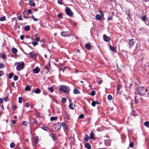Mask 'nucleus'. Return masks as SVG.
Listing matches in <instances>:
<instances>
[{
  "label": "nucleus",
  "mask_w": 149,
  "mask_h": 149,
  "mask_svg": "<svg viewBox=\"0 0 149 149\" xmlns=\"http://www.w3.org/2000/svg\"><path fill=\"white\" fill-rule=\"evenodd\" d=\"M15 65H17L16 69L18 71H20L23 69L24 67V63L23 61L16 62L15 63Z\"/></svg>",
  "instance_id": "1"
},
{
  "label": "nucleus",
  "mask_w": 149,
  "mask_h": 149,
  "mask_svg": "<svg viewBox=\"0 0 149 149\" xmlns=\"http://www.w3.org/2000/svg\"><path fill=\"white\" fill-rule=\"evenodd\" d=\"M147 91V89L143 87H139L138 89V94L141 95H144Z\"/></svg>",
  "instance_id": "2"
},
{
  "label": "nucleus",
  "mask_w": 149,
  "mask_h": 149,
  "mask_svg": "<svg viewBox=\"0 0 149 149\" xmlns=\"http://www.w3.org/2000/svg\"><path fill=\"white\" fill-rule=\"evenodd\" d=\"M61 124L60 123L58 122L55 123L53 126V128L55 131L59 130L61 128Z\"/></svg>",
  "instance_id": "3"
},
{
  "label": "nucleus",
  "mask_w": 149,
  "mask_h": 149,
  "mask_svg": "<svg viewBox=\"0 0 149 149\" xmlns=\"http://www.w3.org/2000/svg\"><path fill=\"white\" fill-rule=\"evenodd\" d=\"M59 91L63 93H68V88L65 86H62L59 89Z\"/></svg>",
  "instance_id": "4"
},
{
  "label": "nucleus",
  "mask_w": 149,
  "mask_h": 149,
  "mask_svg": "<svg viewBox=\"0 0 149 149\" xmlns=\"http://www.w3.org/2000/svg\"><path fill=\"white\" fill-rule=\"evenodd\" d=\"M99 12L100 14H97L95 17L96 19L97 20H100L104 16V14L102 11H99Z\"/></svg>",
  "instance_id": "5"
},
{
  "label": "nucleus",
  "mask_w": 149,
  "mask_h": 149,
  "mask_svg": "<svg viewBox=\"0 0 149 149\" xmlns=\"http://www.w3.org/2000/svg\"><path fill=\"white\" fill-rule=\"evenodd\" d=\"M65 10L67 15L70 16H73V13L69 8L66 7L65 8Z\"/></svg>",
  "instance_id": "6"
},
{
  "label": "nucleus",
  "mask_w": 149,
  "mask_h": 149,
  "mask_svg": "<svg viewBox=\"0 0 149 149\" xmlns=\"http://www.w3.org/2000/svg\"><path fill=\"white\" fill-rule=\"evenodd\" d=\"M32 70L33 73H38L39 72L40 70V69L39 67L37 66L35 68L33 69Z\"/></svg>",
  "instance_id": "7"
},
{
  "label": "nucleus",
  "mask_w": 149,
  "mask_h": 149,
  "mask_svg": "<svg viewBox=\"0 0 149 149\" xmlns=\"http://www.w3.org/2000/svg\"><path fill=\"white\" fill-rule=\"evenodd\" d=\"M31 58L36 57L37 54L36 53H35L34 52H31L29 54Z\"/></svg>",
  "instance_id": "8"
},
{
  "label": "nucleus",
  "mask_w": 149,
  "mask_h": 149,
  "mask_svg": "<svg viewBox=\"0 0 149 149\" xmlns=\"http://www.w3.org/2000/svg\"><path fill=\"white\" fill-rule=\"evenodd\" d=\"M103 39L104 40L107 42H109L110 40V39L109 37L105 35H103Z\"/></svg>",
  "instance_id": "9"
},
{
  "label": "nucleus",
  "mask_w": 149,
  "mask_h": 149,
  "mask_svg": "<svg viewBox=\"0 0 149 149\" xmlns=\"http://www.w3.org/2000/svg\"><path fill=\"white\" fill-rule=\"evenodd\" d=\"M23 16L24 18H29L31 17L30 16H29V14L27 13L23 12Z\"/></svg>",
  "instance_id": "10"
},
{
  "label": "nucleus",
  "mask_w": 149,
  "mask_h": 149,
  "mask_svg": "<svg viewBox=\"0 0 149 149\" xmlns=\"http://www.w3.org/2000/svg\"><path fill=\"white\" fill-rule=\"evenodd\" d=\"M85 46L86 48H87L88 50H90L91 49V45L90 43H88L87 44L85 45Z\"/></svg>",
  "instance_id": "11"
},
{
  "label": "nucleus",
  "mask_w": 149,
  "mask_h": 149,
  "mask_svg": "<svg viewBox=\"0 0 149 149\" xmlns=\"http://www.w3.org/2000/svg\"><path fill=\"white\" fill-rule=\"evenodd\" d=\"M134 42H135L134 41L133 39H130L129 40V45L130 46H132L134 45Z\"/></svg>",
  "instance_id": "12"
},
{
  "label": "nucleus",
  "mask_w": 149,
  "mask_h": 149,
  "mask_svg": "<svg viewBox=\"0 0 149 149\" xmlns=\"http://www.w3.org/2000/svg\"><path fill=\"white\" fill-rule=\"evenodd\" d=\"M90 138L91 139H93L95 138V135L94 133L93 132H91L90 135Z\"/></svg>",
  "instance_id": "13"
},
{
  "label": "nucleus",
  "mask_w": 149,
  "mask_h": 149,
  "mask_svg": "<svg viewBox=\"0 0 149 149\" xmlns=\"http://www.w3.org/2000/svg\"><path fill=\"white\" fill-rule=\"evenodd\" d=\"M61 125H62V127H64V129L66 130H67L68 129V127L66 125V123L64 122H63L62 123Z\"/></svg>",
  "instance_id": "14"
},
{
  "label": "nucleus",
  "mask_w": 149,
  "mask_h": 149,
  "mask_svg": "<svg viewBox=\"0 0 149 149\" xmlns=\"http://www.w3.org/2000/svg\"><path fill=\"white\" fill-rule=\"evenodd\" d=\"M30 27L29 26H26L24 27V29L25 31H28L29 30Z\"/></svg>",
  "instance_id": "15"
},
{
  "label": "nucleus",
  "mask_w": 149,
  "mask_h": 149,
  "mask_svg": "<svg viewBox=\"0 0 149 149\" xmlns=\"http://www.w3.org/2000/svg\"><path fill=\"white\" fill-rule=\"evenodd\" d=\"M85 147L88 149H90L91 148V146L90 144L88 143H86L85 145Z\"/></svg>",
  "instance_id": "16"
},
{
  "label": "nucleus",
  "mask_w": 149,
  "mask_h": 149,
  "mask_svg": "<svg viewBox=\"0 0 149 149\" xmlns=\"http://www.w3.org/2000/svg\"><path fill=\"white\" fill-rule=\"evenodd\" d=\"M68 33L67 32H62L61 33V35L63 36H66L68 35Z\"/></svg>",
  "instance_id": "17"
},
{
  "label": "nucleus",
  "mask_w": 149,
  "mask_h": 149,
  "mask_svg": "<svg viewBox=\"0 0 149 149\" xmlns=\"http://www.w3.org/2000/svg\"><path fill=\"white\" fill-rule=\"evenodd\" d=\"M73 91L74 93L75 94H79L80 93L79 91L76 89H74Z\"/></svg>",
  "instance_id": "18"
},
{
  "label": "nucleus",
  "mask_w": 149,
  "mask_h": 149,
  "mask_svg": "<svg viewBox=\"0 0 149 149\" xmlns=\"http://www.w3.org/2000/svg\"><path fill=\"white\" fill-rule=\"evenodd\" d=\"M40 92V90L38 88H36L35 90V92L36 94H38Z\"/></svg>",
  "instance_id": "19"
},
{
  "label": "nucleus",
  "mask_w": 149,
  "mask_h": 149,
  "mask_svg": "<svg viewBox=\"0 0 149 149\" xmlns=\"http://www.w3.org/2000/svg\"><path fill=\"white\" fill-rule=\"evenodd\" d=\"M89 139V136H88V135H86L85 137L84 138V140L86 142H87V141H88V139Z\"/></svg>",
  "instance_id": "20"
},
{
  "label": "nucleus",
  "mask_w": 149,
  "mask_h": 149,
  "mask_svg": "<svg viewBox=\"0 0 149 149\" xmlns=\"http://www.w3.org/2000/svg\"><path fill=\"white\" fill-rule=\"evenodd\" d=\"M109 48L110 49L113 51L114 52H116V49L114 47H113L111 46H110Z\"/></svg>",
  "instance_id": "21"
},
{
  "label": "nucleus",
  "mask_w": 149,
  "mask_h": 149,
  "mask_svg": "<svg viewBox=\"0 0 149 149\" xmlns=\"http://www.w3.org/2000/svg\"><path fill=\"white\" fill-rule=\"evenodd\" d=\"M144 125L147 127H149V122L148 121H146L144 123Z\"/></svg>",
  "instance_id": "22"
},
{
  "label": "nucleus",
  "mask_w": 149,
  "mask_h": 149,
  "mask_svg": "<svg viewBox=\"0 0 149 149\" xmlns=\"http://www.w3.org/2000/svg\"><path fill=\"white\" fill-rule=\"evenodd\" d=\"M25 90L26 91H30L31 90V88L29 86H26L25 88Z\"/></svg>",
  "instance_id": "23"
},
{
  "label": "nucleus",
  "mask_w": 149,
  "mask_h": 149,
  "mask_svg": "<svg viewBox=\"0 0 149 149\" xmlns=\"http://www.w3.org/2000/svg\"><path fill=\"white\" fill-rule=\"evenodd\" d=\"M12 51L13 53L15 54L17 52V50L15 48H13L12 49Z\"/></svg>",
  "instance_id": "24"
},
{
  "label": "nucleus",
  "mask_w": 149,
  "mask_h": 149,
  "mask_svg": "<svg viewBox=\"0 0 149 149\" xmlns=\"http://www.w3.org/2000/svg\"><path fill=\"white\" fill-rule=\"evenodd\" d=\"M29 4L31 6H35L34 3L32 1H30L29 2Z\"/></svg>",
  "instance_id": "25"
},
{
  "label": "nucleus",
  "mask_w": 149,
  "mask_h": 149,
  "mask_svg": "<svg viewBox=\"0 0 149 149\" xmlns=\"http://www.w3.org/2000/svg\"><path fill=\"white\" fill-rule=\"evenodd\" d=\"M74 107V105L71 103H70L69 105V107L71 109H73Z\"/></svg>",
  "instance_id": "26"
},
{
  "label": "nucleus",
  "mask_w": 149,
  "mask_h": 149,
  "mask_svg": "<svg viewBox=\"0 0 149 149\" xmlns=\"http://www.w3.org/2000/svg\"><path fill=\"white\" fill-rule=\"evenodd\" d=\"M96 101H93L91 103V105L93 107H95L96 104Z\"/></svg>",
  "instance_id": "27"
},
{
  "label": "nucleus",
  "mask_w": 149,
  "mask_h": 149,
  "mask_svg": "<svg viewBox=\"0 0 149 149\" xmlns=\"http://www.w3.org/2000/svg\"><path fill=\"white\" fill-rule=\"evenodd\" d=\"M57 118L56 117H52L50 118V120L51 121H54L56 120Z\"/></svg>",
  "instance_id": "28"
},
{
  "label": "nucleus",
  "mask_w": 149,
  "mask_h": 149,
  "mask_svg": "<svg viewBox=\"0 0 149 149\" xmlns=\"http://www.w3.org/2000/svg\"><path fill=\"white\" fill-rule=\"evenodd\" d=\"M44 68L47 70V73L49 71L50 68L48 66H45Z\"/></svg>",
  "instance_id": "29"
},
{
  "label": "nucleus",
  "mask_w": 149,
  "mask_h": 149,
  "mask_svg": "<svg viewBox=\"0 0 149 149\" xmlns=\"http://www.w3.org/2000/svg\"><path fill=\"white\" fill-rule=\"evenodd\" d=\"M48 90L51 93L53 92L54 91V89H53V88L52 87L49 88H48Z\"/></svg>",
  "instance_id": "30"
},
{
  "label": "nucleus",
  "mask_w": 149,
  "mask_h": 149,
  "mask_svg": "<svg viewBox=\"0 0 149 149\" xmlns=\"http://www.w3.org/2000/svg\"><path fill=\"white\" fill-rule=\"evenodd\" d=\"M32 44L34 46H35L36 45H38V42L35 41H34L32 42Z\"/></svg>",
  "instance_id": "31"
},
{
  "label": "nucleus",
  "mask_w": 149,
  "mask_h": 149,
  "mask_svg": "<svg viewBox=\"0 0 149 149\" xmlns=\"http://www.w3.org/2000/svg\"><path fill=\"white\" fill-rule=\"evenodd\" d=\"M42 128L45 131H47L49 129V128L48 127H42Z\"/></svg>",
  "instance_id": "32"
},
{
  "label": "nucleus",
  "mask_w": 149,
  "mask_h": 149,
  "mask_svg": "<svg viewBox=\"0 0 149 149\" xmlns=\"http://www.w3.org/2000/svg\"><path fill=\"white\" fill-rule=\"evenodd\" d=\"M18 100H19V102L20 103H22V97H19L18 98Z\"/></svg>",
  "instance_id": "33"
},
{
  "label": "nucleus",
  "mask_w": 149,
  "mask_h": 149,
  "mask_svg": "<svg viewBox=\"0 0 149 149\" xmlns=\"http://www.w3.org/2000/svg\"><path fill=\"white\" fill-rule=\"evenodd\" d=\"M6 19V17L5 16H3L2 17H1L0 18V21H3L4 20H5Z\"/></svg>",
  "instance_id": "34"
},
{
  "label": "nucleus",
  "mask_w": 149,
  "mask_h": 149,
  "mask_svg": "<svg viewBox=\"0 0 149 149\" xmlns=\"http://www.w3.org/2000/svg\"><path fill=\"white\" fill-rule=\"evenodd\" d=\"M1 57L3 59L5 60L6 58V56L5 54H3L1 56Z\"/></svg>",
  "instance_id": "35"
},
{
  "label": "nucleus",
  "mask_w": 149,
  "mask_h": 149,
  "mask_svg": "<svg viewBox=\"0 0 149 149\" xmlns=\"http://www.w3.org/2000/svg\"><path fill=\"white\" fill-rule=\"evenodd\" d=\"M13 73H10L8 75V78L9 79H11L13 77Z\"/></svg>",
  "instance_id": "36"
},
{
  "label": "nucleus",
  "mask_w": 149,
  "mask_h": 149,
  "mask_svg": "<svg viewBox=\"0 0 149 149\" xmlns=\"http://www.w3.org/2000/svg\"><path fill=\"white\" fill-rule=\"evenodd\" d=\"M112 96L110 95H109L108 96V99L109 100H112Z\"/></svg>",
  "instance_id": "37"
},
{
  "label": "nucleus",
  "mask_w": 149,
  "mask_h": 149,
  "mask_svg": "<svg viewBox=\"0 0 149 149\" xmlns=\"http://www.w3.org/2000/svg\"><path fill=\"white\" fill-rule=\"evenodd\" d=\"M144 21L146 20V17L145 15L143 16L141 18Z\"/></svg>",
  "instance_id": "38"
},
{
  "label": "nucleus",
  "mask_w": 149,
  "mask_h": 149,
  "mask_svg": "<svg viewBox=\"0 0 149 149\" xmlns=\"http://www.w3.org/2000/svg\"><path fill=\"white\" fill-rule=\"evenodd\" d=\"M95 95V91H91V95L92 96H94Z\"/></svg>",
  "instance_id": "39"
},
{
  "label": "nucleus",
  "mask_w": 149,
  "mask_h": 149,
  "mask_svg": "<svg viewBox=\"0 0 149 149\" xmlns=\"http://www.w3.org/2000/svg\"><path fill=\"white\" fill-rule=\"evenodd\" d=\"M58 17L59 19H61L62 18V15L61 14H60L58 15Z\"/></svg>",
  "instance_id": "40"
},
{
  "label": "nucleus",
  "mask_w": 149,
  "mask_h": 149,
  "mask_svg": "<svg viewBox=\"0 0 149 149\" xmlns=\"http://www.w3.org/2000/svg\"><path fill=\"white\" fill-rule=\"evenodd\" d=\"M15 146V144L14 143H11L10 145V146L11 148H13Z\"/></svg>",
  "instance_id": "41"
},
{
  "label": "nucleus",
  "mask_w": 149,
  "mask_h": 149,
  "mask_svg": "<svg viewBox=\"0 0 149 149\" xmlns=\"http://www.w3.org/2000/svg\"><path fill=\"white\" fill-rule=\"evenodd\" d=\"M31 17L33 19V20L35 21H37L38 20V19L37 18H35L33 16V15H31Z\"/></svg>",
  "instance_id": "42"
},
{
  "label": "nucleus",
  "mask_w": 149,
  "mask_h": 149,
  "mask_svg": "<svg viewBox=\"0 0 149 149\" xmlns=\"http://www.w3.org/2000/svg\"><path fill=\"white\" fill-rule=\"evenodd\" d=\"M107 20L108 21L112 20V17L111 16H109L107 18Z\"/></svg>",
  "instance_id": "43"
},
{
  "label": "nucleus",
  "mask_w": 149,
  "mask_h": 149,
  "mask_svg": "<svg viewBox=\"0 0 149 149\" xmlns=\"http://www.w3.org/2000/svg\"><path fill=\"white\" fill-rule=\"evenodd\" d=\"M18 79V77L17 76H15L13 77V79L14 81H16Z\"/></svg>",
  "instance_id": "44"
},
{
  "label": "nucleus",
  "mask_w": 149,
  "mask_h": 149,
  "mask_svg": "<svg viewBox=\"0 0 149 149\" xmlns=\"http://www.w3.org/2000/svg\"><path fill=\"white\" fill-rule=\"evenodd\" d=\"M79 118L80 119L83 118L84 117V116L83 114H81L79 116Z\"/></svg>",
  "instance_id": "45"
},
{
  "label": "nucleus",
  "mask_w": 149,
  "mask_h": 149,
  "mask_svg": "<svg viewBox=\"0 0 149 149\" xmlns=\"http://www.w3.org/2000/svg\"><path fill=\"white\" fill-rule=\"evenodd\" d=\"M61 101L63 103H65L66 102V99L65 98L63 97Z\"/></svg>",
  "instance_id": "46"
},
{
  "label": "nucleus",
  "mask_w": 149,
  "mask_h": 149,
  "mask_svg": "<svg viewBox=\"0 0 149 149\" xmlns=\"http://www.w3.org/2000/svg\"><path fill=\"white\" fill-rule=\"evenodd\" d=\"M40 39V38L39 37H37L35 39V40L36 41V42H38L39 41Z\"/></svg>",
  "instance_id": "47"
},
{
  "label": "nucleus",
  "mask_w": 149,
  "mask_h": 149,
  "mask_svg": "<svg viewBox=\"0 0 149 149\" xmlns=\"http://www.w3.org/2000/svg\"><path fill=\"white\" fill-rule=\"evenodd\" d=\"M66 118L68 120H70V116L68 114H66Z\"/></svg>",
  "instance_id": "48"
},
{
  "label": "nucleus",
  "mask_w": 149,
  "mask_h": 149,
  "mask_svg": "<svg viewBox=\"0 0 149 149\" xmlns=\"http://www.w3.org/2000/svg\"><path fill=\"white\" fill-rule=\"evenodd\" d=\"M134 146L133 143L131 142L130 143L129 146L131 148H133Z\"/></svg>",
  "instance_id": "49"
},
{
  "label": "nucleus",
  "mask_w": 149,
  "mask_h": 149,
  "mask_svg": "<svg viewBox=\"0 0 149 149\" xmlns=\"http://www.w3.org/2000/svg\"><path fill=\"white\" fill-rule=\"evenodd\" d=\"M17 19L19 20H22V18L21 15H19L17 17Z\"/></svg>",
  "instance_id": "50"
},
{
  "label": "nucleus",
  "mask_w": 149,
  "mask_h": 149,
  "mask_svg": "<svg viewBox=\"0 0 149 149\" xmlns=\"http://www.w3.org/2000/svg\"><path fill=\"white\" fill-rule=\"evenodd\" d=\"M35 141H36V143L38 142V137H37V136L35 137Z\"/></svg>",
  "instance_id": "51"
},
{
  "label": "nucleus",
  "mask_w": 149,
  "mask_h": 149,
  "mask_svg": "<svg viewBox=\"0 0 149 149\" xmlns=\"http://www.w3.org/2000/svg\"><path fill=\"white\" fill-rule=\"evenodd\" d=\"M24 106H25L26 107H29V103H26Z\"/></svg>",
  "instance_id": "52"
},
{
  "label": "nucleus",
  "mask_w": 149,
  "mask_h": 149,
  "mask_svg": "<svg viewBox=\"0 0 149 149\" xmlns=\"http://www.w3.org/2000/svg\"><path fill=\"white\" fill-rule=\"evenodd\" d=\"M22 124L24 126H26L27 125V122L26 121H23L22 122Z\"/></svg>",
  "instance_id": "53"
},
{
  "label": "nucleus",
  "mask_w": 149,
  "mask_h": 149,
  "mask_svg": "<svg viewBox=\"0 0 149 149\" xmlns=\"http://www.w3.org/2000/svg\"><path fill=\"white\" fill-rule=\"evenodd\" d=\"M138 100L136 99L135 97H134V102L136 104H137L138 103Z\"/></svg>",
  "instance_id": "54"
},
{
  "label": "nucleus",
  "mask_w": 149,
  "mask_h": 149,
  "mask_svg": "<svg viewBox=\"0 0 149 149\" xmlns=\"http://www.w3.org/2000/svg\"><path fill=\"white\" fill-rule=\"evenodd\" d=\"M4 65L2 63H0V68H2L4 67Z\"/></svg>",
  "instance_id": "55"
},
{
  "label": "nucleus",
  "mask_w": 149,
  "mask_h": 149,
  "mask_svg": "<svg viewBox=\"0 0 149 149\" xmlns=\"http://www.w3.org/2000/svg\"><path fill=\"white\" fill-rule=\"evenodd\" d=\"M58 3L62 4V0H58Z\"/></svg>",
  "instance_id": "56"
},
{
  "label": "nucleus",
  "mask_w": 149,
  "mask_h": 149,
  "mask_svg": "<svg viewBox=\"0 0 149 149\" xmlns=\"http://www.w3.org/2000/svg\"><path fill=\"white\" fill-rule=\"evenodd\" d=\"M3 74L4 73L2 71H0V77L3 75Z\"/></svg>",
  "instance_id": "57"
},
{
  "label": "nucleus",
  "mask_w": 149,
  "mask_h": 149,
  "mask_svg": "<svg viewBox=\"0 0 149 149\" xmlns=\"http://www.w3.org/2000/svg\"><path fill=\"white\" fill-rule=\"evenodd\" d=\"M28 14H31V9H29L28 10Z\"/></svg>",
  "instance_id": "58"
},
{
  "label": "nucleus",
  "mask_w": 149,
  "mask_h": 149,
  "mask_svg": "<svg viewBox=\"0 0 149 149\" xmlns=\"http://www.w3.org/2000/svg\"><path fill=\"white\" fill-rule=\"evenodd\" d=\"M11 123L12 124H15V123L16 121L15 120H13L12 121Z\"/></svg>",
  "instance_id": "59"
},
{
  "label": "nucleus",
  "mask_w": 149,
  "mask_h": 149,
  "mask_svg": "<svg viewBox=\"0 0 149 149\" xmlns=\"http://www.w3.org/2000/svg\"><path fill=\"white\" fill-rule=\"evenodd\" d=\"M24 38V36L23 35H22L20 36V38L21 40H22Z\"/></svg>",
  "instance_id": "60"
},
{
  "label": "nucleus",
  "mask_w": 149,
  "mask_h": 149,
  "mask_svg": "<svg viewBox=\"0 0 149 149\" xmlns=\"http://www.w3.org/2000/svg\"><path fill=\"white\" fill-rule=\"evenodd\" d=\"M102 83V80H100L98 82V84H101Z\"/></svg>",
  "instance_id": "61"
},
{
  "label": "nucleus",
  "mask_w": 149,
  "mask_h": 149,
  "mask_svg": "<svg viewBox=\"0 0 149 149\" xmlns=\"http://www.w3.org/2000/svg\"><path fill=\"white\" fill-rule=\"evenodd\" d=\"M4 100L5 101H7L8 100V97H5L4 99Z\"/></svg>",
  "instance_id": "62"
},
{
  "label": "nucleus",
  "mask_w": 149,
  "mask_h": 149,
  "mask_svg": "<svg viewBox=\"0 0 149 149\" xmlns=\"http://www.w3.org/2000/svg\"><path fill=\"white\" fill-rule=\"evenodd\" d=\"M11 85L12 86H14V83L13 82H12L11 83Z\"/></svg>",
  "instance_id": "63"
},
{
  "label": "nucleus",
  "mask_w": 149,
  "mask_h": 149,
  "mask_svg": "<svg viewBox=\"0 0 149 149\" xmlns=\"http://www.w3.org/2000/svg\"><path fill=\"white\" fill-rule=\"evenodd\" d=\"M3 99L1 98H0V102L1 103H2L3 102Z\"/></svg>",
  "instance_id": "64"
}]
</instances>
